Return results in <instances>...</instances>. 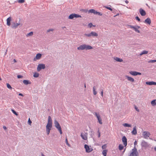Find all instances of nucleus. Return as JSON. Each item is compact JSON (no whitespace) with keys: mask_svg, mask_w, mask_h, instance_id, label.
I'll list each match as a JSON object with an SVG mask.
<instances>
[{"mask_svg":"<svg viewBox=\"0 0 156 156\" xmlns=\"http://www.w3.org/2000/svg\"><path fill=\"white\" fill-rule=\"evenodd\" d=\"M92 48H93L92 46L86 44H82L77 48V49L78 50H83L84 49L87 50L91 49Z\"/></svg>","mask_w":156,"mask_h":156,"instance_id":"f257e3e1","label":"nucleus"},{"mask_svg":"<svg viewBox=\"0 0 156 156\" xmlns=\"http://www.w3.org/2000/svg\"><path fill=\"white\" fill-rule=\"evenodd\" d=\"M54 123L55 124V126L59 131L60 134H62V131L61 126L59 123L56 120H55Z\"/></svg>","mask_w":156,"mask_h":156,"instance_id":"f03ea898","label":"nucleus"},{"mask_svg":"<svg viewBox=\"0 0 156 156\" xmlns=\"http://www.w3.org/2000/svg\"><path fill=\"white\" fill-rule=\"evenodd\" d=\"M138 153L137 151V149L134 146L133 148L132 149V152L129 156H137Z\"/></svg>","mask_w":156,"mask_h":156,"instance_id":"7ed1b4c3","label":"nucleus"},{"mask_svg":"<svg viewBox=\"0 0 156 156\" xmlns=\"http://www.w3.org/2000/svg\"><path fill=\"white\" fill-rule=\"evenodd\" d=\"M141 147L145 148L150 147L151 145L144 140H143L141 144Z\"/></svg>","mask_w":156,"mask_h":156,"instance_id":"20e7f679","label":"nucleus"},{"mask_svg":"<svg viewBox=\"0 0 156 156\" xmlns=\"http://www.w3.org/2000/svg\"><path fill=\"white\" fill-rule=\"evenodd\" d=\"M98 35L97 33L93 31H92L88 34H84L85 36L88 37H90L91 36L97 37L98 36Z\"/></svg>","mask_w":156,"mask_h":156,"instance_id":"39448f33","label":"nucleus"},{"mask_svg":"<svg viewBox=\"0 0 156 156\" xmlns=\"http://www.w3.org/2000/svg\"><path fill=\"white\" fill-rule=\"evenodd\" d=\"M81 17V16L75 13H72L70 14L68 17V19H73L74 18Z\"/></svg>","mask_w":156,"mask_h":156,"instance_id":"423d86ee","label":"nucleus"},{"mask_svg":"<svg viewBox=\"0 0 156 156\" xmlns=\"http://www.w3.org/2000/svg\"><path fill=\"white\" fill-rule=\"evenodd\" d=\"M45 68V65L43 64H39L37 67V70L38 72L40 71L42 69H44Z\"/></svg>","mask_w":156,"mask_h":156,"instance_id":"0eeeda50","label":"nucleus"},{"mask_svg":"<svg viewBox=\"0 0 156 156\" xmlns=\"http://www.w3.org/2000/svg\"><path fill=\"white\" fill-rule=\"evenodd\" d=\"M142 135L144 138L147 139L151 135L150 133L147 131H144L142 133Z\"/></svg>","mask_w":156,"mask_h":156,"instance_id":"6e6552de","label":"nucleus"},{"mask_svg":"<svg viewBox=\"0 0 156 156\" xmlns=\"http://www.w3.org/2000/svg\"><path fill=\"white\" fill-rule=\"evenodd\" d=\"M94 114L97 117L99 123L101 124H102V119L101 118L100 115L98 114H97L96 112H95Z\"/></svg>","mask_w":156,"mask_h":156,"instance_id":"1a4fd4ad","label":"nucleus"},{"mask_svg":"<svg viewBox=\"0 0 156 156\" xmlns=\"http://www.w3.org/2000/svg\"><path fill=\"white\" fill-rule=\"evenodd\" d=\"M84 148L86 149V151L88 153L90 152L93 150V149H90L89 146L87 144L84 145Z\"/></svg>","mask_w":156,"mask_h":156,"instance_id":"9d476101","label":"nucleus"},{"mask_svg":"<svg viewBox=\"0 0 156 156\" xmlns=\"http://www.w3.org/2000/svg\"><path fill=\"white\" fill-rule=\"evenodd\" d=\"M42 55L40 53H38L37 54L36 57L34 58L33 60L34 61H36L37 59L38 60L40 59Z\"/></svg>","mask_w":156,"mask_h":156,"instance_id":"9b49d317","label":"nucleus"},{"mask_svg":"<svg viewBox=\"0 0 156 156\" xmlns=\"http://www.w3.org/2000/svg\"><path fill=\"white\" fill-rule=\"evenodd\" d=\"M20 22L16 23H12L11 27L12 28L16 29L17 28L18 26L20 25Z\"/></svg>","mask_w":156,"mask_h":156,"instance_id":"f8f14e48","label":"nucleus"},{"mask_svg":"<svg viewBox=\"0 0 156 156\" xmlns=\"http://www.w3.org/2000/svg\"><path fill=\"white\" fill-rule=\"evenodd\" d=\"M122 140L125 146H126L127 144V140L125 136H123L122 137Z\"/></svg>","mask_w":156,"mask_h":156,"instance_id":"ddd939ff","label":"nucleus"},{"mask_svg":"<svg viewBox=\"0 0 156 156\" xmlns=\"http://www.w3.org/2000/svg\"><path fill=\"white\" fill-rule=\"evenodd\" d=\"M129 73L132 75L136 76L138 75H140L141 73H140L136 71H130Z\"/></svg>","mask_w":156,"mask_h":156,"instance_id":"4468645a","label":"nucleus"},{"mask_svg":"<svg viewBox=\"0 0 156 156\" xmlns=\"http://www.w3.org/2000/svg\"><path fill=\"white\" fill-rule=\"evenodd\" d=\"M140 28V26L137 25H136L134 26L133 29L136 32L139 33L140 32V31L138 29Z\"/></svg>","mask_w":156,"mask_h":156,"instance_id":"2eb2a0df","label":"nucleus"},{"mask_svg":"<svg viewBox=\"0 0 156 156\" xmlns=\"http://www.w3.org/2000/svg\"><path fill=\"white\" fill-rule=\"evenodd\" d=\"M139 12L142 16H144L146 15V12L145 11L141 8L140 9Z\"/></svg>","mask_w":156,"mask_h":156,"instance_id":"dca6fc26","label":"nucleus"},{"mask_svg":"<svg viewBox=\"0 0 156 156\" xmlns=\"http://www.w3.org/2000/svg\"><path fill=\"white\" fill-rule=\"evenodd\" d=\"M126 78L127 79V80L129 81H130L132 82H133L134 81V80L133 78L129 77L128 76L126 75Z\"/></svg>","mask_w":156,"mask_h":156,"instance_id":"f3484780","label":"nucleus"},{"mask_svg":"<svg viewBox=\"0 0 156 156\" xmlns=\"http://www.w3.org/2000/svg\"><path fill=\"white\" fill-rule=\"evenodd\" d=\"M131 133L133 135H136L137 134V130L136 129V126H135L133 128V130L132 131Z\"/></svg>","mask_w":156,"mask_h":156,"instance_id":"a211bd4d","label":"nucleus"},{"mask_svg":"<svg viewBox=\"0 0 156 156\" xmlns=\"http://www.w3.org/2000/svg\"><path fill=\"white\" fill-rule=\"evenodd\" d=\"M11 20V17H9L7 19V24L8 26H10V22Z\"/></svg>","mask_w":156,"mask_h":156,"instance_id":"6ab92c4d","label":"nucleus"},{"mask_svg":"<svg viewBox=\"0 0 156 156\" xmlns=\"http://www.w3.org/2000/svg\"><path fill=\"white\" fill-rule=\"evenodd\" d=\"M146 83L148 85H156V82H153V81H151V82H147Z\"/></svg>","mask_w":156,"mask_h":156,"instance_id":"aec40b11","label":"nucleus"},{"mask_svg":"<svg viewBox=\"0 0 156 156\" xmlns=\"http://www.w3.org/2000/svg\"><path fill=\"white\" fill-rule=\"evenodd\" d=\"M144 22L145 23L150 24L151 22L150 19L149 18H147L145 20Z\"/></svg>","mask_w":156,"mask_h":156,"instance_id":"412c9836","label":"nucleus"},{"mask_svg":"<svg viewBox=\"0 0 156 156\" xmlns=\"http://www.w3.org/2000/svg\"><path fill=\"white\" fill-rule=\"evenodd\" d=\"M81 136L83 139L84 140H87V137L86 135L84 134L83 133H81Z\"/></svg>","mask_w":156,"mask_h":156,"instance_id":"4be33fe9","label":"nucleus"},{"mask_svg":"<svg viewBox=\"0 0 156 156\" xmlns=\"http://www.w3.org/2000/svg\"><path fill=\"white\" fill-rule=\"evenodd\" d=\"M114 59L116 61L119 62H122L123 61L122 59L119 58L117 57H115Z\"/></svg>","mask_w":156,"mask_h":156,"instance_id":"5701e85b","label":"nucleus"},{"mask_svg":"<svg viewBox=\"0 0 156 156\" xmlns=\"http://www.w3.org/2000/svg\"><path fill=\"white\" fill-rule=\"evenodd\" d=\"M23 83L25 85H27L28 84H30L31 82H30L29 80H24L23 81Z\"/></svg>","mask_w":156,"mask_h":156,"instance_id":"b1692460","label":"nucleus"},{"mask_svg":"<svg viewBox=\"0 0 156 156\" xmlns=\"http://www.w3.org/2000/svg\"><path fill=\"white\" fill-rule=\"evenodd\" d=\"M51 123L52 124V120L50 116H49L48 117V122L47 124Z\"/></svg>","mask_w":156,"mask_h":156,"instance_id":"393cba45","label":"nucleus"},{"mask_svg":"<svg viewBox=\"0 0 156 156\" xmlns=\"http://www.w3.org/2000/svg\"><path fill=\"white\" fill-rule=\"evenodd\" d=\"M97 11L94 9H91L88 11V12L90 13H93L94 14H96V12Z\"/></svg>","mask_w":156,"mask_h":156,"instance_id":"a878e982","label":"nucleus"},{"mask_svg":"<svg viewBox=\"0 0 156 156\" xmlns=\"http://www.w3.org/2000/svg\"><path fill=\"white\" fill-rule=\"evenodd\" d=\"M123 126H124L126 127H131V125L127 123H124L122 124Z\"/></svg>","mask_w":156,"mask_h":156,"instance_id":"bb28decb","label":"nucleus"},{"mask_svg":"<svg viewBox=\"0 0 156 156\" xmlns=\"http://www.w3.org/2000/svg\"><path fill=\"white\" fill-rule=\"evenodd\" d=\"M96 88L94 86L93 88V93L94 95H95L97 94V92L96 91Z\"/></svg>","mask_w":156,"mask_h":156,"instance_id":"cd10ccee","label":"nucleus"},{"mask_svg":"<svg viewBox=\"0 0 156 156\" xmlns=\"http://www.w3.org/2000/svg\"><path fill=\"white\" fill-rule=\"evenodd\" d=\"M52 127V124H51V123L47 124L46 126V128H49L50 129H51Z\"/></svg>","mask_w":156,"mask_h":156,"instance_id":"c85d7f7f","label":"nucleus"},{"mask_svg":"<svg viewBox=\"0 0 156 156\" xmlns=\"http://www.w3.org/2000/svg\"><path fill=\"white\" fill-rule=\"evenodd\" d=\"M51 129L49 128H46V131L47 135H48L49 134Z\"/></svg>","mask_w":156,"mask_h":156,"instance_id":"c756f323","label":"nucleus"},{"mask_svg":"<svg viewBox=\"0 0 156 156\" xmlns=\"http://www.w3.org/2000/svg\"><path fill=\"white\" fill-rule=\"evenodd\" d=\"M107 150H104L102 151V154L104 156H106L107 152Z\"/></svg>","mask_w":156,"mask_h":156,"instance_id":"7c9ffc66","label":"nucleus"},{"mask_svg":"<svg viewBox=\"0 0 156 156\" xmlns=\"http://www.w3.org/2000/svg\"><path fill=\"white\" fill-rule=\"evenodd\" d=\"M151 104L153 106L156 105V100H154L151 101Z\"/></svg>","mask_w":156,"mask_h":156,"instance_id":"2f4dec72","label":"nucleus"},{"mask_svg":"<svg viewBox=\"0 0 156 156\" xmlns=\"http://www.w3.org/2000/svg\"><path fill=\"white\" fill-rule=\"evenodd\" d=\"M123 146L121 144L119 145V149L120 150H122L123 148Z\"/></svg>","mask_w":156,"mask_h":156,"instance_id":"473e14b6","label":"nucleus"},{"mask_svg":"<svg viewBox=\"0 0 156 156\" xmlns=\"http://www.w3.org/2000/svg\"><path fill=\"white\" fill-rule=\"evenodd\" d=\"M148 51H143L140 54V55H142L143 54H147L148 53Z\"/></svg>","mask_w":156,"mask_h":156,"instance_id":"72a5a7b5","label":"nucleus"},{"mask_svg":"<svg viewBox=\"0 0 156 156\" xmlns=\"http://www.w3.org/2000/svg\"><path fill=\"white\" fill-rule=\"evenodd\" d=\"M88 26L90 28H91L92 27H95V26L93 25L92 23H90L88 24Z\"/></svg>","mask_w":156,"mask_h":156,"instance_id":"f704fd0d","label":"nucleus"},{"mask_svg":"<svg viewBox=\"0 0 156 156\" xmlns=\"http://www.w3.org/2000/svg\"><path fill=\"white\" fill-rule=\"evenodd\" d=\"M39 76V74L38 73H35L33 75V76L34 77H37Z\"/></svg>","mask_w":156,"mask_h":156,"instance_id":"c9c22d12","label":"nucleus"},{"mask_svg":"<svg viewBox=\"0 0 156 156\" xmlns=\"http://www.w3.org/2000/svg\"><path fill=\"white\" fill-rule=\"evenodd\" d=\"M33 34V32H31L29 33H28L27 35V36H32Z\"/></svg>","mask_w":156,"mask_h":156,"instance_id":"e433bc0d","label":"nucleus"},{"mask_svg":"<svg viewBox=\"0 0 156 156\" xmlns=\"http://www.w3.org/2000/svg\"><path fill=\"white\" fill-rule=\"evenodd\" d=\"M6 85H7V87L9 89H11L12 88L10 86V85L8 83H7Z\"/></svg>","mask_w":156,"mask_h":156,"instance_id":"4c0bfd02","label":"nucleus"},{"mask_svg":"<svg viewBox=\"0 0 156 156\" xmlns=\"http://www.w3.org/2000/svg\"><path fill=\"white\" fill-rule=\"evenodd\" d=\"M156 62V60H152L148 61V62L150 63H154Z\"/></svg>","mask_w":156,"mask_h":156,"instance_id":"58836bf2","label":"nucleus"},{"mask_svg":"<svg viewBox=\"0 0 156 156\" xmlns=\"http://www.w3.org/2000/svg\"><path fill=\"white\" fill-rule=\"evenodd\" d=\"M11 111L12 112H13V114H15L16 115H18V114L17 113V112L14 110L12 109L11 110Z\"/></svg>","mask_w":156,"mask_h":156,"instance_id":"ea45409f","label":"nucleus"},{"mask_svg":"<svg viewBox=\"0 0 156 156\" xmlns=\"http://www.w3.org/2000/svg\"><path fill=\"white\" fill-rule=\"evenodd\" d=\"M96 14H98V15L101 16L102 15V14L99 12H98L97 11H96Z\"/></svg>","mask_w":156,"mask_h":156,"instance_id":"a19ab883","label":"nucleus"},{"mask_svg":"<svg viewBox=\"0 0 156 156\" xmlns=\"http://www.w3.org/2000/svg\"><path fill=\"white\" fill-rule=\"evenodd\" d=\"M106 145L105 144L102 146V149H105L106 148Z\"/></svg>","mask_w":156,"mask_h":156,"instance_id":"79ce46f5","label":"nucleus"},{"mask_svg":"<svg viewBox=\"0 0 156 156\" xmlns=\"http://www.w3.org/2000/svg\"><path fill=\"white\" fill-rule=\"evenodd\" d=\"M105 7L106 8V9L109 10L110 11H112V9L111 8H110V7H108V6H105Z\"/></svg>","mask_w":156,"mask_h":156,"instance_id":"37998d69","label":"nucleus"},{"mask_svg":"<svg viewBox=\"0 0 156 156\" xmlns=\"http://www.w3.org/2000/svg\"><path fill=\"white\" fill-rule=\"evenodd\" d=\"M19 3H23L25 2L24 0H19L18 1Z\"/></svg>","mask_w":156,"mask_h":156,"instance_id":"c03bdc74","label":"nucleus"},{"mask_svg":"<svg viewBox=\"0 0 156 156\" xmlns=\"http://www.w3.org/2000/svg\"><path fill=\"white\" fill-rule=\"evenodd\" d=\"M54 30V29H50L48 30H47V32H49L50 31H53Z\"/></svg>","mask_w":156,"mask_h":156,"instance_id":"a18cd8bd","label":"nucleus"},{"mask_svg":"<svg viewBox=\"0 0 156 156\" xmlns=\"http://www.w3.org/2000/svg\"><path fill=\"white\" fill-rule=\"evenodd\" d=\"M135 19L136 20H138V21L139 22H140V18L139 17L137 16L136 17Z\"/></svg>","mask_w":156,"mask_h":156,"instance_id":"49530a36","label":"nucleus"},{"mask_svg":"<svg viewBox=\"0 0 156 156\" xmlns=\"http://www.w3.org/2000/svg\"><path fill=\"white\" fill-rule=\"evenodd\" d=\"M28 122V123L29 125H31V124L32 123V122L30 120V118L29 119Z\"/></svg>","mask_w":156,"mask_h":156,"instance_id":"de8ad7c7","label":"nucleus"},{"mask_svg":"<svg viewBox=\"0 0 156 156\" xmlns=\"http://www.w3.org/2000/svg\"><path fill=\"white\" fill-rule=\"evenodd\" d=\"M66 143L67 145L70 146V144H69L67 138L66 140Z\"/></svg>","mask_w":156,"mask_h":156,"instance_id":"09e8293b","label":"nucleus"},{"mask_svg":"<svg viewBox=\"0 0 156 156\" xmlns=\"http://www.w3.org/2000/svg\"><path fill=\"white\" fill-rule=\"evenodd\" d=\"M128 26L129 27V28H131V29H133V27H134L131 25H128Z\"/></svg>","mask_w":156,"mask_h":156,"instance_id":"8fccbe9b","label":"nucleus"},{"mask_svg":"<svg viewBox=\"0 0 156 156\" xmlns=\"http://www.w3.org/2000/svg\"><path fill=\"white\" fill-rule=\"evenodd\" d=\"M23 77V76L21 75H18L17 76V78H19V79L22 78Z\"/></svg>","mask_w":156,"mask_h":156,"instance_id":"3c124183","label":"nucleus"},{"mask_svg":"<svg viewBox=\"0 0 156 156\" xmlns=\"http://www.w3.org/2000/svg\"><path fill=\"white\" fill-rule=\"evenodd\" d=\"M135 108L138 112H139L140 110L138 109L136 106L135 107Z\"/></svg>","mask_w":156,"mask_h":156,"instance_id":"603ef678","label":"nucleus"},{"mask_svg":"<svg viewBox=\"0 0 156 156\" xmlns=\"http://www.w3.org/2000/svg\"><path fill=\"white\" fill-rule=\"evenodd\" d=\"M137 144V142L136 141H135L134 142V145L135 146V145Z\"/></svg>","mask_w":156,"mask_h":156,"instance_id":"864d4df0","label":"nucleus"},{"mask_svg":"<svg viewBox=\"0 0 156 156\" xmlns=\"http://www.w3.org/2000/svg\"><path fill=\"white\" fill-rule=\"evenodd\" d=\"M98 137H99L100 136V133L99 132V131H98Z\"/></svg>","mask_w":156,"mask_h":156,"instance_id":"5fc2aeb1","label":"nucleus"},{"mask_svg":"<svg viewBox=\"0 0 156 156\" xmlns=\"http://www.w3.org/2000/svg\"><path fill=\"white\" fill-rule=\"evenodd\" d=\"M7 51H8V50H7V49L6 50L5 52V55L7 54Z\"/></svg>","mask_w":156,"mask_h":156,"instance_id":"6e6d98bb","label":"nucleus"},{"mask_svg":"<svg viewBox=\"0 0 156 156\" xmlns=\"http://www.w3.org/2000/svg\"><path fill=\"white\" fill-rule=\"evenodd\" d=\"M19 96H23V95L21 93H19Z\"/></svg>","mask_w":156,"mask_h":156,"instance_id":"4d7b16f0","label":"nucleus"},{"mask_svg":"<svg viewBox=\"0 0 156 156\" xmlns=\"http://www.w3.org/2000/svg\"><path fill=\"white\" fill-rule=\"evenodd\" d=\"M101 95L102 96H103V91L102 90L101 92Z\"/></svg>","mask_w":156,"mask_h":156,"instance_id":"13d9d810","label":"nucleus"},{"mask_svg":"<svg viewBox=\"0 0 156 156\" xmlns=\"http://www.w3.org/2000/svg\"><path fill=\"white\" fill-rule=\"evenodd\" d=\"M3 128L4 129H7L6 127L4 126H3Z\"/></svg>","mask_w":156,"mask_h":156,"instance_id":"bf43d9fd","label":"nucleus"},{"mask_svg":"<svg viewBox=\"0 0 156 156\" xmlns=\"http://www.w3.org/2000/svg\"><path fill=\"white\" fill-rule=\"evenodd\" d=\"M125 2H126V3L127 4V3H128L129 2H128V1H127V0H126V1H125Z\"/></svg>","mask_w":156,"mask_h":156,"instance_id":"052dcab7","label":"nucleus"},{"mask_svg":"<svg viewBox=\"0 0 156 156\" xmlns=\"http://www.w3.org/2000/svg\"><path fill=\"white\" fill-rule=\"evenodd\" d=\"M66 28V27H62V29H64V28Z\"/></svg>","mask_w":156,"mask_h":156,"instance_id":"680f3d73","label":"nucleus"},{"mask_svg":"<svg viewBox=\"0 0 156 156\" xmlns=\"http://www.w3.org/2000/svg\"><path fill=\"white\" fill-rule=\"evenodd\" d=\"M154 149L155 151H156V147H154Z\"/></svg>","mask_w":156,"mask_h":156,"instance_id":"e2e57ef3","label":"nucleus"},{"mask_svg":"<svg viewBox=\"0 0 156 156\" xmlns=\"http://www.w3.org/2000/svg\"><path fill=\"white\" fill-rule=\"evenodd\" d=\"M42 156H45L44 154H42L41 155Z\"/></svg>","mask_w":156,"mask_h":156,"instance_id":"0e129e2a","label":"nucleus"},{"mask_svg":"<svg viewBox=\"0 0 156 156\" xmlns=\"http://www.w3.org/2000/svg\"><path fill=\"white\" fill-rule=\"evenodd\" d=\"M14 61L15 62H16V60L15 59H14Z\"/></svg>","mask_w":156,"mask_h":156,"instance_id":"69168bd1","label":"nucleus"},{"mask_svg":"<svg viewBox=\"0 0 156 156\" xmlns=\"http://www.w3.org/2000/svg\"><path fill=\"white\" fill-rule=\"evenodd\" d=\"M84 87H85V88H86V84H85H85H84Z\"/></svg>","mask_w":156,"mask_h":156,"instance_id":"338daca9","label":"nucleus"},{"mask_svg":"<svg viewBox=\"0 0 156 156\" xmlns=\"http://www.w3.org/2000/svg\"><path fill=\"white\" fill-rule=\"evenodd\" d=\"M84 10V12H87V10Z\"/></svg>","mask_w":156,"mask_h":156,"instance_id":"774afa93","label":"nucleus"}]
</instances>
